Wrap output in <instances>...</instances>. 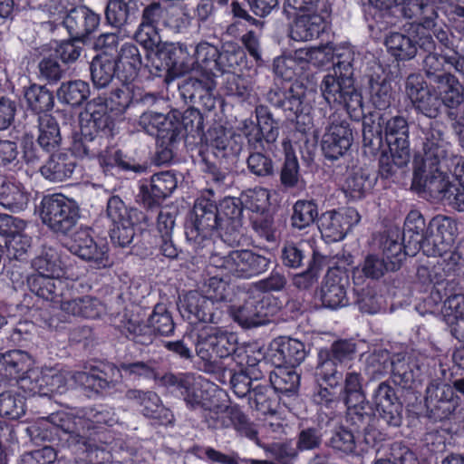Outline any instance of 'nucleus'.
Returning <instances> with one entry per match:
<instances>
[{
	"label": "nucleus",
	"mask_w": 464,
	"mask_h": 464,
	"mask_svg": "<svg viewBox=\"0 0 464 464\" xmlns=\"http://www.w3.org/2000/svg\"><path fill=\"white\" fill-rule=\"evenodd\" d=\"M141 64V55L138 47L133 44H122L116 62L118 77L122 82L120 89H124L126 92L132 90L139 92L138 89L141 91L136 82Z\"/></svg>",
	"instance_id": "2f4dec72"
},
{
	"label": "nucleus",
	"mask_w": 464,
	"mask_h": 464,
	"mask_svg": "<svg viewBox=\"0 0 464 464\" xmlns=\"http://www.w3.org/2000/svg\"><path fill=\"white\" fill-rule=\"evenodd\" d=\"M361 220V215L353 208H344L324 213L319 229L328 242L343 240L352 227Z\"/></svg>",
	"instance_id": "a878e982"
},
{
	"label": "nucleus",
	"mask_w": 464,
	"mask_h": 464,
	"mask_svg": "<svg viewBox=\"0 0 464 464\" xmlns=\"http://www.w3.org/2000/svg\"><path fill=\"white\" fill-rule=\"evenodd\" d=\"M160 383L173 391H178L183 397L188 408L203 411V404L209 400L208 393L205 391V384H214L201 376L188 373H166L160 379Z\"/></svg>",
	"instance_id": "f3484780"
},
{
	"label": "nucleus",
	"mask_w": 464,
	"mask_h": 464,
	"mask_svg": "<svg viewBox=\"0 0 464 464\" xmlns=\"http://www.w3.org/2000/svg\"><path fill=\"white\" fill-rule=\"evenodd\" d=\"M209 400L203 404L200 413L208 429L222 430L233 427L240 435L249 440L257 439L255 425L249 421L237 405H230L228 395L217 384H205Z\"/></svg>",
	"instance_id": "423d86ee"
},
{
	"label": "nucleus",
	"mask_w": 464,
	"mask_h": 464,
	"mask_svg": "<svg viewBox=\"0 0 464 464\" xmlns=\"http://www.w3.org/2000/svg\"><path fill=\"white\" fill-rule=\"evenodd\" d=\"M135 39L145 49L149 51H156L155 57L158 62H153V66L155 68L157 64H160L162 62H164V59L160 58L159 52L163 48L164 45L169 44L161 43V38L158 32L157 26L140 24L135 33Z\"/></svg>",
	"instance_id": "bf43d9fd"
},
{
	"label": "nucleus",
	"mask_w": 464,
	"mask_h": 464,
	"mask_svg": "<svg viewBox=\"0 0 464 464\" xmlns=\"http://www.w3.org/2000/svg\"><path fill=\"white\" fill-rule=\"evenodd\" d=\"M126 397L140 407V411L145 417L155 420L162 425L172 421V413L169 409L164 407L160 398L156 392L130 390L127 392Z\"/></svg>",
	"instance_id": "f704fd0d"
},
{
	"label": "nucleus",
	"mask_w": 464,
	"mask_h": 464,
	"mask_svg": "<svg viewBox=\"0 0 464 464\" xmlns=\"http://www.w3.org/2000/svg\"><path fill=\"white\" fill-rule=\"evenodd\" d=\"M178 307L181 316L190 324H195L190 333L192 337H196L197 329L215 322L213 302L197 291H190L180 297Z\"/></svg>",
	"instance_id": "4be33fe9"
},
{
	"label": "nucleus",
	"mask_w": 464,
	"mask_h": 464,
	"mask_svg": "<svg viewBox=\"0 0 464 464\" xmlns=\"http://www.w3.org/2000/svg\"><path fill=\"white\" fill-rule=\"evenodd\" d=\"M355 353V345L352 342L340 341L332 346L331 355L320 352V362L317 366L316 374L332 388L340 384L342 374L337 371V363H345L352 360Z\"/></svg>",
	"instance_id": "393cba45"
},
{
	"label": "nucleus",
	"mask_w": 464,
	"mask_h": 464,
	"mask_svg": "<svg viewBox=\"0 0 464 464\" xmlns=\"http://www.w3.org/2000/svg\"><path fill=\"white\" fill-rule=\"evenodd\" d=\"M401 15L407 18L417 17L419 23L411 24L413 32L419 38V47L423 51H430L434 48V41L430 34L431 26H435L437 11L435 5L430 0L409 1L401 9Z\"/></svg>",
	"instance_id": "412c9836"
},
{
	"label": "nucleus",
	"mask_w": 464,
	"mask_h": 464,
	"mask_svg": "<svg viewBox=\"0 0 464 464\" xmlns=\"http://www.w3.org/2000/svg\"><path fill=\"white\" fill-rule=\"evenodd\" d=\"M425 220L422 215L417 210H411L406 217L404 222L403 238L408 239V244L411 245L410 250L406 248V253L415 255L425 242L424 238Z\"/></svg>",
	"instance_id": "de8ad7c7"
},
{
	"label": "nucleus",
	"mask_w": 464,
	"mask_h": 464,
	"mask_svg": "<svg viewBox=\"0 0 464 464\" xmlns=\"http://www.w3.org/2000/svg\"><path fill=\"white\" fill-rule=\"evenodd\" d=\"M74 375L52 367L35 365L34 358L23 350H11L0 355V380L14 381L28 396H50L66 391Z\"/></svg>",
	"instance_id": "7ed1b4c3"
},
{
	"label": "nucleus",
	"mask_w": 464,
	"mask_h": 464,
	"mask_svg": "<svg viewBox=\"0 0 464 464\" xmlns=\"http://www.w3.org/2000/svg\"><path fill=\"white\" fill-rule=\"evenodd\" d=\"M433 81L440 105L454 109L463 102L464 88L454 75L445 72Z\"/></svg>",
	"instance_id": "c03bdc74"
},
{
	"label": "nucleus",
	"mask_w": 464,
	"mask_h": 464,
	"mask_svg": "<svg viewBox=\"0 0 464 464\" xmlns=\"http://www.w3.org/2000/svg\"><path fill=\"white\" fill-rule=\"evenodd\" d=\"M90 69L92 82L97 88L108 86L113 79L116 70H118L116 61L108 56L107 53L93 58Z\"/></svg>",
	"instance_id": "8fccbe9b"
},
{
	"label": "nucleus",
	"mask_w": 464,
	"mask_h": 464,
	"mask_svg": "<svg viewBox=\"0 0 464 464\" xmlns=\"http://www.w3.org/2000/svg\"><path fill=\"white\" fill-rule=\"evenodd\" d=\"M318 216V209L312 200H297L293 207V227L303 229L312 225Z\"/></svg>",
	"instance_id": "0e129e2a"
},
{
	"label": "nucleus",
	"mask_w": 464,
	"mask_h": 464,
	"mask_svg": "<svg viewBox=\"0 0 464 464\" xmlns=\"http://www.w3.org/2000/svg\"><path fill=\"white\" fill-rule=\"evenodd\" d=\"M372 404L378 415L389 425L397 427L402 419V404L394 388L387 382H381L373 391Z\"/></svg>",
	"instance_id": "c756f323"
},
{
	"label": "nucleus",
	"mask_w": 464,
	"mask_h": 464,
	"mask_svg": "<svg viewBox=\"0 0 464 464\" xmlns=\"http://www.w3.org/2000/svg\"><path fill=\"white\" fill-rule=\"evenodd\" d=\"M107 217L113 223L111 232V241L120 246L131 243L134 237V226L140 222L142 213L133 208H128L118 196H112L107 202Z\"/></svg>",
	"instance_id": "2eb2a0df"
},
{
	"label": "nucleus",
	"mask_w": 464,
	"mask_h": 464,
	"mask_svg": "<svg viewBox=\"0 0 464 464\" xmlns=\"http://www.w3.org/2000/svg\"><path fill=\"white\" fill-rule=\"evenodd\" d=\"M366 94L370 102L378 110L389 108L394 100V92L389 73L382 66L376 64L367 76Z\"/></svg>",
	"instance_id": "473e14b6"
},
{
	"label": "nucleus",
	"mask_w": 464,
	"mask_h": 464,
	"mask_svg": "<svg viewBox=\"0 0 464 464\" xmlns=\"http://www.w3.org/2000/svg\"><path fill=\"white\" fill-rule=\"evenodd\" d=\"M38 143L45 150L56 149L61 141L60 130L56 121L49 114L39 116Z\"/></svg>",
	"instance_id": "5fc2aeb1"
},
{
	"label": "nucleus",
	"mask_w": 464,
	"mask_h": 464,
	"mask_svg": "<svg viewBox=\"0 0 464 464\" xmlns=\"http://www.w3.org/2000/svg\"><path fill=\"white\" fill-rule=\"evenodd\" d=\"M149 322L150 325H141L130 321L126 326L130 334L129 337L137 343L148 344L152 341L151 335L153 333L168 335L173 332L174 324L169 313H153Z\"/></svg>",
	"instance_id": "c9c22d12"
},
{
	"label": "nucleus",
	"mask_w": 464,
	"mask_h": 464,
	"mask_svg": "<svg viewBox=\"0 0 464 464\" xmlns=\"http://www.w3.org/2000/svg\"><path fill=\"white\" fill-rule=\"evenodd\" d=\"M69 7L62 14L55 13L62 19L63 27L74 40H83L98 27L100 16L86 6Z\"/></svg>",
	"instance_id": "cd10ccee"
},
{
	"label": "nucleus",
	"mask_w": 464,
	"mask_h": 464,
	"mask_svg": "<svg viewBox=\"0 0 464 464\" xmlns=\"http://www.w3.org/2000/svg\"><path fill=\"white\" fill-rule=\"evenodd\" d=\"M138 91L139 92L133 90L126 92L124 89H117L109 100L104 97L92 99L87 103L84 112L81 115V125L89 126V130L97 134L110 130L114 121L122 115L130 102L154 99L153 95L143 96L142 91L140 89Z\"/></svg>",
	"instance_id": "0eeeda50"
},
{
	"label": "nucleus",
	"mask_w": 464,
	"mask_h": 464,
	"mask_svg": "<svg viewBox=\"0 0 464 464\" xmlns=\"http://www.w3.org/2000/svg\"><path fill=\"white\" fill-rule=\"evenodd\" d=\"M98 134L89 130V126L81 125V133L73 136L72 153L78 158L92 157L96 154L95 144Z\"/></svg>",
	"instance_id": "e2e57ef3"
},
{
	"label": "nucleus",
	"mask_w": 464,
	"mask_h": 464,
	"mask_svg": "<svg viewBox=\"0 0 464 464\" xmlns=\"http://www.w3.org/2000/svg\"><path fill=\"white\" fill-rule=\"evenodd\" d=\"M123 377L133 380L140 377L151 379L156 378V372L151 365L137 362L133 363H121L119 367L108 364L104 366V370L98 373L93 371L89 373L79 372L74 374L75 382L95 392L110 388L111 383L115 385Z\"/></svg>",
	"instance_id": "f8f14e48"
},
{
	"label": "nucleus",
	"mask_w": 464,
	"mask_h": 464,
	"mask_svg": "<svg viewBox=\"0 0 464 464\" xmlns=\"http://www.w3.org/2000/svg\"><path fill=\"white\" fill-rule=\"evenodd\" d=\"M411 245L402 246L399 231H392L388 235L382 236L380 239V249L382 251L381 257L391 266L392 270H396L400 267L404 256L406 255V248L410 250Z\"/></svg>",
	"instance_id": "49530a36"
},
{
	"label": "nucleus",
	"mask_w": 464,
	"mask_h": 464,
	"mask_svg": "<svg viewBox=\"0 0 464 464\" xmlns=\"http://www.w3.org/2000/svg\"><path fill=\"white\" fill-rule=\"evenodd\" d=\"M347 285V277L341 276L338 270H329L321 289L323 304L331 309L345 306L348 304Z\"/></svg>",
	"instance_id": "a19ab883"
},
{
	"label": "nucleus",
	"mask_w": 464,
	"mask_h": 464,
	"mask_svg": "<svg viewBox=\"0 0 464 464\" xmlns=\"http://www.w3.org/2000/svg\"><path fill=\"white\" fill-rule=\"evenodd\" d=\"M71 287L72 283L51 300L66 315L95 319L105 313V305L96 297L85 295L72 298Z\"/></svg>",
	"instance_id": "b1692460"
},
{
	"label": "nucleus",
	"mask_w": 464,
	"mask_h": 464,
	"mask_svg": "<svg viewBox=\"0 0 464 464\" xmlns=\"http://www.w3.org/2000/svg\"><path fill=\"white\" fill-rule=\"evenodd\" d=\"M320 91L329 105L343 106L354 120L362 116V97L354 87V80L350 72H343L338 68H334L332 72L323 78Z\"/></svg>",
	"instance_id": "9b49d317"
},
{
	"label": "nucleus",
	"mask_w": 464,
	"mask_h": 464,
	"mask_svg": "<svg viewBox=\"0 0 464 464\" xmlns=\"http://www.w3.org/2000/svg\"><path fill=\"white\" fill-rule=\"evenodd\" d=\"M76 167L72 155L54 154L41 168L42 175L51 181H63L72 177Z\"/></svg>",
	"instance_id": "a18cd8bd"
},
{
	"label": "nucleus",
	"mask_w": 464,
	"mask_h": 464,
	"mask_svg": "<svg viewBox=\"0 0 464 464\" xmlns=\"http://www.w3.org/2000/svg\"><path fill=\"white\" fill-rule=\"evenodd\" d=\"M177 130H171L170 142L177 141L182 131L187 134H200L203 130V117L199 111L189 108L185 111H179V117L175 120Z\"/></svg>",
	"instance_id": "3c124183"
},
{
	"label": "nucleus",
	"mask_w": 464,
	"mask_h": 464,
	"mask_svg": "<svg viewBox=\"0 0 464 464\" xmlns=\"http://www.w3.org/2000/svg\"><path fill=\"white\" fill-rule=\"evenodd\" d=\"M28 107L36 113L50 111L53 106V96L45 87L34 84L24 92Z\"/></svg>",
	"instance_id": "680f3d73"
},
{
	"label": "nucleus",
	"mask_w": 464,
	"mask_h": 464,
	"mask_svg": "<svg viewBox=\"0 0 464 464\" xmlns=\"http://www.w3.org/2000/svg\"><path fill=\"white\" fill-rule=\"evenodd\" d=\"M334 45L325 44L318 47H304L295 51V59L302 63L324 66L334 61Z\"/></svg>",
	"instance_id": "6e6d98bb"
},
{
	"label": "nucleus",
	"mask_w": 464,
	"mask_h": 464,
	"mask_svg": "<svg viewBox=\"0 0 464 464\" xmlns=\"http://www.w3.org/2000/svg\"><path fill=\"white\" fill-rule=\"evenodd\" d=\"M272 193L264 188H254L241 195V203L249 209L253 215L266 213L271 206Z\"/></svg>",
	"instance_id": "4d7b16f0"
},
{
	"label": "nucleus",
	"mask_w": 464,
	"mask_h": 464,
	"mask_svg": "<svg viewBox=\"0 0 464 464\" xmlns=\"http://www.w3.org/2000/svg\"><path fill=\"white\" fill-rule=\"evenodd\" d=\"M385 139L393 165L406 166L411 159L409 125L402 116L387 117L382 114L376 120L372 116L362 123V142L371 154H376Z\"/></svg>",
	"instance_id": "39448f33"
},
{
	"label": "nucleus",
	"mask_w": 464,
	"mask_h": 464,
	"mask_svg": "<svg viewBox=\"0 0 464 464\" xmlns=\"http://www.w3.org/2000/svg\"><path fill=\"white\" fill-rule=\"evenodd\" d=\"M25 412L24 397L14 390L0 393V416L17 420Z\"/></svg>",
	"instance_id": "052dcab7"
},
{
	"label": "nucleus",
	"mask_w": 464,
	"mask_h": 464,
	"mask_svg": "<svg viewBox=\"0 0 464 464\" xmlns=\"http://www.w3.org/2000/svg\"><path fill=\"white\" fill-rule=\"evenodd\" d=\"M41 205L43 223L56 232L67 233L76 225L80 218L77 202L62 194L45 197Z\"/></svg>",
	"instance_id": "4468645a"
},
{
	"label": "nucleus",
	"mask_w": 464,
	"mask_h": 464,
	"mask_svg": "<svg viewBox=\"0 0 464 464\" xmlns=\"http://www.w3.org/2000/svg\"><path fill=\"white\" fill-rule=\"evenodd\" d=\"M405 92L415 110L429 118H436L440 100L436 89L430 87L420 74H411L406 80Z\"/></svg>",
	"instance_id": "5701e85b"
},
{
	"label": "nucleus",
	"mask_w": 464,
	"mask_h": 464,
	"mask_svg": "<svg viewBox=\"0 0 464 464\" xmlns=\"http://www.w3.org/2000/svg\"><path fill=\"white\" fill-rule=\"evenodd\" d=\"M246 53L240 47L227 45L218 54V75L224 72L236 73L237 68L245 63Z\"/></svg>",
	"instance_id": "338daca9"
},
{
	"label": "nucleus",
	"mask_w": 464,
	"mask_h": 464,
	"mask_svg": "<svg viewBox=\"0 0 464 464\" xmlns=\"http://www.w3.org/2000/svg\"><path fill=\"white\" fill-rule=\"evenodd\" d=\"M431 237L422 245L423 253H443L451 247L458 236L457 222L446 216H436L430 223Z\"/></svg>",
	"instance_id": "7c9ffc66"
},
{
	"label": "nucleus",
	"mask_w": 464,
	"mask_h": 464,
	"mask_svg": "<svg viewBox=\"0 0 464 464\" xmlns=\"http://www.w3.org/2000/svg\"><path fill=\"white\" fill-rule=\"evenodd\" d=\"M177 179L170 171L154 174L150 184L140 186V197L143 203L150 208L169 196L177 188Z\"/></svg>",
	"instance_id": "4c0bfd02"
},
{
	"label": "nucleus",
	"mask_w": 464,
	"mask_h": 464,
	"mask_svg": "<svg viewBox=\"0 0 464 464\" xmlns=\"http://www.w3.org/2000/svg\"><path fill=\"white\" fill-rule=\"evenodd\" d=\"M269 259L252 250L241 249L224 252L215 249L210 251L207 271L218 273L223 277L249 279L267 270Z\"/></svg>",
	"instance_id": "6e6552de"
},
{
	"label": "nucleus",
	"mask_w": 464,
	"mask_h": 464,
	"mask_svg": "<svg viewBox=\"0 0 464 464\" xmlns=\"http://www.w3.org/2000/svg\"><path fill=\"white\" fill-rule=\"evenodd\" d=\"M218 207L213 199L206 196L198 198L193 211L186 223L185 235L192 248L198 252L206 249L212 250L213 236L220 224L218 217Z\"/></svg>",
	"instance_id": "9d476101"
},
{
	"label": "nucleus",
	"mask_w": 464,
	"mask_h": 464,
	"mask_svg": "<svg viewBox=\"0 0 464 464\" xmlns=\"http://www.w3.org/2000/svg\"><path fill=\"white\" fill-rule=\"evenodd\" d=\"M211 276L205 283V292L207 298L214 302H225L229 300L231 295V287L227 281L221 275Z\"/></svg>",
	"instance_id": "774afa93"
},
{
	"label": "nucleus",
	"mask_w": 464,
	"mask_h": 464,
	"mask_svg": "<svg viewBox=\"0 0 464 464\" xmlns=\"http://www.w3.org/2000/svg\"><path fill=\"white\" fill-rule=\"evenodd\" d=\"M390 270H392L391 266L379 254H369L365 256L361 267L354 269L353 279L354 281L359 280L361 274L367 278L378 279ZM355 284H359V282H355Z\"/></svg>",
	"instance_id": "13d9d810"
},
{
	"label": "nucleus",
	"mask_w": 464,
	"mask_h": 464,
	"mask_svg": "<svg viewBox=\"0 0 464 464\" xmlns=\"http://www.w3.org/2000/svg\"><path fill=\"white\" fill-rule=\"evenodd\" d=\"M426 404L431 411H441V418H446L459 406L454 387L442 382H432L427 388Z\"/></svg>",
	"instance_id": "ea45409f"
},
{
	"label": "nucleus",
	"mask_w": 464,
	"mask_h": 464,
	"mask_svg": "<svg viewBox=\"0 0 464 464\" xmlns=\"http://www.w3.org/2000/svg\"><path fill=\"white\" fill-rule=\"evenodd\" d=\"M353 142V133L350 124L341 120L336 113L329 118L321 140V149L329 160H337L344 157Z\"/></svg>",
	"instance_id": "aec40b11"
},
{
	"label": "nucleus",
	"mask_w": 464,
	"mask_h": 464,
	"mask_svg": "<svg viewBox=\"0 0 464 464\" xmlns=\"http://www.w3.org/2000/svg\"><path fill=\"white\" fill-rule=\"evenodd\" d=\"M330 13L298 14L290 29V37L295 41H311L319 37L328 24Z\"/></svg>",
	"instance_id": "58836bf2"
},
{
	"label": "nucleus",
	"mask_w": 464,
	"mask_h": 464,
	"mask_svg": "<svg viewBox=\"0 0 464 464\" xmlns=\"http://www.w3.org/2000/svg\"><path fill=\"white\" fill-rule=\"evenodd\" d=\"M291 10L298 14H311L313 13H331L329 0H285V12L292 14Z\"/></svg>",
	"instance_id": "69168bd1"
},
{
	"label": "nucleus",
	"mask_w": 464,
	"mask_h": 464,
	"mask_svg": "<svg viewBox=\"0 0 464 464\" xmlns=\"http://www.w3.org/2000/svg\"><path fill=\"white\" fill-rule=\"evenodd\" d=\"M276 300L270 295L257 294L248 296L244 303L233 305L229 313L233 319L244 327H255L269 322L277 312Z\"/></svg>",
	"instance_id": "dca6fc26"
},
{
	"label": "nucleus",
	"mask_w": 464,
	"mask_h": 464,
	"mask_svg": "<svg viewBox=\"0 0 464 464\" xmlns=\"http://www.w3.org/2000/svg\"><path fill=\"white\" fill-rule=\"evenodd\" d=\"M269 102L276 107L283 109L286 117L292 121H301L308 115L310 106L304 102V90L299 84L289 88L275 89L268 93Z\"/></svg>",
	"instance_id": "bb28decb"
},
{
	"label": "nucleus",
	"mask_w": 464,
	"mask_h": 464,
	"mask_svg": "<svg viewBox=\"0 0 464 464\" xmlns=\"http://www.w3.org/2000/svg\"><path fill=\"white\" fill-rule=\"evenodd\" d=\"M30 196L25 186L14 178H5L0 183V205L12 212L25 209Z\"/></svg>",
	"instance_id": "79ce46f5"
},
{
	"label": "nucleus",
	"mask_w": 464,
	"mask_h": 464,
	"mask_svg": "<svg viewBox=\"0 0 464 464\" xmlns=\"http://www.w3.org/2000/svg\"><path fill=\"white\" fill-rule=\"evenodd\" d=\"M179 117V111L173 110L168 114L154 111L144 112L140 117V125L150 135H157L160 140H169L171 130H177L175 120Z\"/></svg>",
	"instance_id": "37998d69"
},
{
	"label": "nucleus",
	"mask_w": 464,
	"mask_h": 464,
	"mask_svg": "<svg viewBox=\"0 0 464 464\" xmlns=\"http://www.w3.org/2000/svg\"><path fill=\"white\" fill-rule=\"evenodd\" d=\"M90 95L87 82L82 80L63 82L57 91L58 100L72 106L82 104Z\"/></svg>",
	"instance_id": "864d4df0"
},
{
	"label": "nucleus",
	"mask_w": 464,
	"mask_h": 464,
	"mask_svg": "<svg viewBox=\"0 0 464 464\" xmlns=\"http://www.w3.org/2000/svg\"><path fill=\"white\" fill-rule=\"evenodd\" d=\"M388 53L397 61H408L417 54L419 38L413 32L412 25L404 28L403 32H391L384 41Z\"/></svg>",
	"instance_id": "e433bc0d"
},
{
	"label": "nucleus",
	"mask_w": 464,
	"mask_h": 464,
	"mask_svg": "<svg viewBox=\"0 0 464 464\" xmlns=\"http://www.w3.org/2000/svg\"><path fill=\"white\" fill-rule=\"evenodd\" d=\"M118 421L114 411L111 408L101 410H90L83 416H75L72 411H61L52 413L46 418L40 419L35 424L27 428L31 436L39 437L44 440H53V434L67 436L68 440L79 443V437L84 439L82 445L88 450L92 446L87 447V438L96 434L95 430L100 429L98 425L106 424L112 426Z\"/></svg>",
	"instance_id": "20e7f679"
},
{
	"label": "nucleus",
	"mask_w": 464,
	"mask_h": 464,
	"mask_svg": "<svg viewBox=\"0 0 464 464\" xmlns=\"http://www.w3.org/2000/svg\"><path fill=\"white\" fill-rule=\"evenodd\" d=\"M269 380L275 391L281 393H292L299 385L300 377L294 367L286 365H274Z\"/></svg>",
	"instance_id": "603ef678"
},
{
	"label": "nucleus",
	"mask_w": 464,
	"mask_h": 464,
	"mask_svg": "<svg viewBox=\"0 0 464 464\" xmlns=\"http://www.w3.org/2000/svg\"><path fill=\"white\" fill-rule=\"evenodd\" d=\"M363 378L360 372H348L343 380V386L340 390L341 396L347 407L348 416L357 427L358 431L367 432L366 424L372 416L364 410L366 396L362 388Z\"/></svg>",
	"instance_id": "6ab92c4d"
},
{
	"label": "nucleus",
	"mask_w": 464,
	"mask_h": 464,
	"mask_svg": "<svg viewBox=\"0 0 464 464\" xmlns=\"http://www.w3.org/2000/svg\"><path fill=\"white\" fill-rule=\"evenodd\" d=\"M440 130L426 133L424 156L416 166L412 188L458 211H464V159L450 153Z\"/></svg>",
	"instance_id": "f257e3e1"
},
{
	"label": "nucleus",
	"mask_w": 464,
	"mask_h": 464,
	"mask_svg": "<svg viewBox=\"0 0 464 464\" xmlns=\"http://www.w3.org/2000/svg\"><path fill=\"white\" fill-rule=\"evenodd\" d=\"M37 272L27 277L30 290L36 295L45 299L53 300L59 292L69 287L72 280L66 276L59 254L53 248H48L36 256L32 263Z\"/></svg>",
	"instance_id": "1a4fd4ad"
},
{
	"label": "nucleus",
	"mask_w": 464,
	"mask_h": 464,
	"mask_svg": "<svg viewBox=\"0 0 464 464\" xmlns=\"http://www.w3.org/2000/svg\"><path fill=\"white\" fill-rule=\"evenodd\" d=\"M304 344L297 339L280 336L274 339L265 358L273 365H286L295 367L305 358Z\"/></svg>",
	"instance_id": "c85d7f7f"
},
{
	"label": "nucleus",
	"mask_w": 464,
	"mask_h": 464,
	"mask_svg": "<svg viewBox=\"0 0 464 464\" xmlns=\"http://www.w3.org/2000/svg\"><path fill=\"white\" fill-rule=\"evenodd\" d=\"M218 54V49L207 42L197 44L193 55H190L186 44H166L159 52L160 58L164 62L157 64L156 70L166 71L171 80L194 72L197 76L186 82V86L193 90L192 95L202 98L205 93L211 96L220 69Z\"/></svg>",
	"instance_id": "f03ea898"
},
{
	"label": "nucleus",
	"mask_w": 464,
	"mask_h": 464,
	"mask_svg": "<svg viewBox=\"0 0 464 464\" xmlns=\"http://www.w3.org/2000/svg\"><path fill=\"white\" fill-rule=\"evenodd\" d=\"M372 186V181L362 169H353L347 173L343 190L349 198L360 200L366 197Z\"/></svg>",
	"instance_id": "09e8293b"
},
{
	"label": "nucleus",
	"mask_w": 464,
	"mask_h": 464,
	"mask_svg": "<svg viewBox=\"0 0 464 464\" xmlns=\"http://www.w3.org/2000/svg\"><path fill=\"white\" fill-rule=\"evenodd\" d=\"M64 246L73 255L92 263L95 268L109 267L112 264L107 243L95 241L89 227H80L66 240Z\"/></svg>",
	"instance_id": "a211bd4d"
},
{
	"label": "nucleus",
	"mask_w": 464,
	"mask_h": 464,
	"mask_svg": "<svg viewBox=\"0 0 464 464\" xmlns=\"http://www.w3.org/2000/svg\"><path fill=\"white\" fill-rule=\"evenodd\" d=\"M243 138L230 128L215 124L205 134L207 146L212 149L217 157H228L240 152Z\"/></svg>",
	"instance_id": "72a5a7b5"
},
{
	"label": "nucleus",
	"mask_w": 464,
	"mask_h": 464,
	"mask_svg": "<svg viewBox=\"0 0 464 464\" xmlns=\"http://www.w3.org/2000/svg\"><path fill=\"white\" fill-rule=\"evenodd\" d=\"M237 345V337L234 333L213 325H203L197 329L196 353L204 362H214V355L227 358L232 355Z\"/></svg>",
	"instance_id": "ddd939ff"
}]
</instances>
